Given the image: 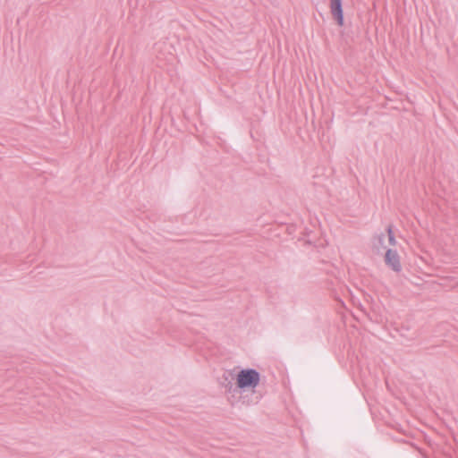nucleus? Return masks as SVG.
<instances>
[{
  "label": "nucleus",
  "instance_id": "obj_1",
  "mask_svg": "<svg viewBox=\"0 0 458 458\" xmlns=\"http://www.w3.org/2000/svg\"><path fill=\"white\" fill-rule=\"evenodd\" d=\"M259 383V374L254 369H242L236 377L239 388H255Z\"/></svg>",
  "mask_w": 458,
  "mask_h": 458
},
{
  "label": "nucleus",
  "instance_id": "obj_2",
  "mask_svg": "<svg viewBox=\"0 0 458 458\" xmlns=\"http://www.w3.org/2000/svg\"><path fill=\"white\" fill-rule=\"evenodd\" d=\"M330 11L339 26L344 25V13L341 0H330Z\"/></svg>",
  "mask_w": 458,
  "mask_h": 458
},
{
  "label": "nucleus",
  "instance_id": "obj_3",
  "mask_svg": "<svg viewBox=\"0 0 458 458\" xmlns=\"http://www.w3.org/2000/svg\"><path fill=\"white\" fill-rule=\"evenodd\" d=\"M386 263L394 271L401 270V262L397 251L388 250L385 256Z\"/></svg>",
  "mask_w": 458,
  "mask_h": 458
},
{
  "label": "nucleus",
  "instance_id": "obj_4",
  "mask_svg": "<svg viewBox=\"0 0 458 458\" xmlns=\"http://www.w3.org/2000/svg\"><path fill=\"white\" fill-rule=\"evenodd\" d=\"M389 242L392 245L395 244V239L391 231H389Z\"/></svg>",
  "mask_w": 458,
  "mask_h": 458
}]
</instances>
